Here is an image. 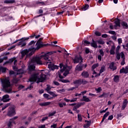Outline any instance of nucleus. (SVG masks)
Wrapping results in <instances>:
<instances>
[{"mask_svg":"<svg viewBox=\"0 0 128 128\" xmlns=\"http://www.w3.org/2000/svg\"><path fill=\"white\" fill-rule=\"evenodd\" d=\"M56 52L53 51L44 53L43 56H40L38 57L33 58L29 62L28 66V74H32L36 71V64L42 66L46 64L48 66L49 68H52V70L54 69L58 70V66L52 63L50 60H48V56H52L53 54H56Z\"/></svg>","mask_w":128,"mask_h":128,"instance_id":"nucleus-1","label":"nucleus"},{"mask_svg":"<svg viewBox=\"0 0 128 128\" xmlns=\"http://www.w3.org/2000/svg\"><path fill=\"white\" fill-rule=\"evenodd\" d=\"M36 43V45L34 44ZM40 44H38V42H36V41L32 40L28 44V50L26 49L22 50L21 52V56L22 58H24L25 56H26V58H29L31 56H32L36 50H38L40 48Z\"/></svg>","mask_w":128,"mask_h":128,"instance_id":"nucleus-2","label":"nucleus"},{"mask_svg":"<svg viewBox=\"0 0 128 128\" xmlns=\"http://www.w3.org/2000/svg\"><path fill=\"white\" fill-rule=\"evenodd\" d=\"M29 74H32L31 77L29 78V82H30L32 83L30 85L26 88V90H30L34 88L32 84L34 82H36L37 80V82L38 84V82H42L46 80V76L44 74V72H40V76H38V74L36 73V71L34 72Z\"/></svg>","mask_w":128,"mask_h":128,"instance_id":"nucleus-3","label":"nucleus"},{"mask_svg":"<svg viewBox=\"0 0 128 128\" xmlns=\"http://www.w3.org/2000/svg\"><path fill=\"white\" fill-rule=\"evenodd\" d=\"M70 60H68V59L66 60V64L65 66L62 63L60 64V72L61 74H63V76H66L68 74H70V70L72 68V66H70Z\"/></svg>","mask_w":128,"mask_h":128,"instance_id":"nucleus-4","label":"nucleus"},{"mask_svg":"<svg viewBox=\"0 0 128 128\" xmlns=\"http://www.w3.org/2000/svg\"><path fill=\"white\" fill-rule=\"evenodd\" d=\"M2 84L4 92H7L8 94H12V88L8 79L5 78L2 80Z\"/></svg>","mask_w":128,"mask_h":128,"instance_id":"nucleus-5","label":"nucleus"},{"mask_svg":"<svg viewBox=\"0 0 128 128\" xmlns=\"http://www.w3.org/2000/svg\"><path fill=\"white\" fill-rule=\"evenodd\" d=\"M86 66H88L87 64H78L76 68H75V72H82L84 68H86Z\"/></svg>","mask_w":128,"mask_h":128,"instance_id":"nucleus-6","label":"nucleus"},{"mask_svg":"<svg viewBox=\"0 0 128 128\" xmlns=\"http://www.w3.org/2000/svg\"><path fill=\"white\" fill-rule=\"evenodd\" d=\"M74 64H82L84 60V58L80 55H76L73 59Z\"/></svg>","mask_w":128,"mask_h":128,"instance_id":"nucleus-7","label":"nucleus"},{"mask_svg":"<svg viewBox=\"0 0 128 128\" xmlns=\"http://www.w3.org/2000/svg\"><path fill=\"white\" fill-rule=\"evenodd\" d=\"M29 38H22L20 39V42L18 43V46H20V48H23V46H26V41L28 40H29Z\"/></svg>","mask_w":128,"mask_h":128,"instance_id":"nucleus-8","label":"nucleus"},{"mask_svg":"<svg viewBox=\"0 0 128 128\" xmlns=\"http://www.w3.org/2000/svg\"><path fill=\"white\" fill-rule=\"evenodd\" d=\"M16 114V110L14 107H10L8 108V116H13Z\"/></svg>","mask_w":128,"mask_h":128,"instance_id":"nucleus-9","label":"nucleus"},{"mask_svg":"<svg viewBox=\"0 0 128 128\" xmlns=\"http://www.w3.org/2000/svg\"><path fill=\"white\" fill-rule=\"evenodd\" d=\"M2 102H10V96L8 94H5L2 96V98L1 99Z\"/></svg>","mask_w":128,"mask_h":128,"instance_id":"nucleus-10","label":"nucleus"},{"mask_svg":"<svg viewBox=\"0 0 128 128\" xmlns=\"http://www.w3.org/2000/svg\"><path fill=\"white\" fill-rule=\"evenodd\" d=\"M58 76L60 78H61L60 80H59V82H63L64 84H66L68 82H70V80H68V79H62L64 78V76H62L61 74L60 73L58 74Z\"/></svg>","mask_w":128,"mask_h":128,"instance_id":"nucleus-11","label":"nucleus"},{"mask_svg":"<svg viewBox=\"0 0 128 128\" xmlns=\"http://www.w3.org/2000/svg\"><path fill=\"white\" fill-rule=\"evenodd\" d=\"M81 76L84 78H88L90 77V74L87 71L84 70L82 72Z\"/></svg>","mask_w":128,"mask_h":128,"instance_id":"nucleus-12","label":"nucleus"},{"mask_svg":"<svg viewBox=\"0 0 128 128\" xmlns=\"http://www.w3.org/2000/svg\"><path fill=\"white\" fill-rule=\"evenodd\" d=\"M85 122H86V124H84V128H90L92 124V120H86Z\"/></svg>","mask_w":128,"mask_h":128,"instance_id":"nucleus-13","label":"nucleus"},{"mask_svg":"<svg viewBox=\"0 0 128 128\" xmlns=\"http://www.w3.org/2000/svg\"><path fill=\"white\" fill-rule=\"evenodd\" d=\"M109 68L112 70L113 71L116 70V66H114V62H112L109 65Z\"/></svg>","mask_w":128,"mask_h":128,"instance_id":"nucleus-14","label":"nucleus"},{"mask_svg":"<svg viewBox=\"0 0 128 128\" xmlns=\"http://www.w3.org/2000/svg\"><path fill=\"white\" fill-rule=\"evenodd\" d=\"M128 100H124V101L123 102L122 108H121V110H124V108H126V106L128 105Z\"/></svg>","mask_w":128,"mask_h":128,"instance_id":"nucleus-15","label":"nucleus"},{"mask_svg":"<svg viewBox=\"0 0 128 128\" xmlns=\"http://www.w3.org/2000/svg\"><path fill=\"white\" fill-rule=\"evenodd\" d=\"M122 73L128 74V66H126L125 68H122L120 70V74H122Z\"/></svg>","mask_w":128,"mask_h":128,"instance_id":"nucleus-16","label":"nucleus"},{"mask_svg":"<svg viewBox=\"0 0 128 128\" xmlns=\"http://www.w3.org/2000/svg\"><path fill=\"white\" fill-rule=\"evenodd\" d=\"M42 38H40L38 41L37 42H38L41 46H40V48H42V46H48V44H42Z\"/></svg>","mask_w":128,"mask_h":128,"instance_id":"nucleus-17","label":"nucleus"},{"mask_svg":"<svg viewBox=\"0 0 128 128\" xmlns=\"http://www.w3.org/2000/svg\"><path fill=\"white\" fill-rule=\"evenodd\" d=\"M16 118H18V116H15L12 119L10 120L9 122L8 123V128L12 126V124H14V120H16Z\"/></svg>","mask_w":128,"mask_h":128,"instance_id":"nucleus-18","label":"nucleus"},{"mask_svg":"<svg viewBox=\"0 0 128 128\" xmlns=\"http://www.w3.org/2000/svg\"><path fill=\"white\" fill-rule=\"evenodd\" d=\"M114 28H116L117 26H120V19H117L114 22Z\"/></svg>","mask_w":128,"mask_h":128,"instance_id":"nucleus-19","label":"nucleus"},{"mask_svg":"<svg viewBox=\"0 0 128 128\" xmlns=\"http://www.w3.org/2000/svg\"><path fill=\"white\" fill-rule=\"evenodd\" d=\"M92 42L90 44L91 46H92V48H98V44H96V41H94V39L92 40Z\"/></svg>","mask_w":128,"mask_h":128,"instance_id":"nucleus-20","label":"nucleus"},{"mask_svg":"<svg viewBox=\"0 0 128 128\" xmlns=\"http://www.w3.org/2000/svg\"><path fill=\"white\" fill-rule=\"evenodd\" d=\"M115 50H116V46L114 45L112 46L110 50V54H116Z\"/></svg>","mask_w":128,"mask_h":128,"instance_id":"nucleus-21","label":"nucleus"},{"mask_svg":"<svg viewBox=\"0 0 128 128\" xmlns=\"http://www.w3.org/2000/svg\"><path fill=\"white\" fill-rule=\"evenodd\" d=\"M20 78H22V76H20V78H16V77L14 78L12 80V82H13L14 84H18Z\"/></svg>","mask_w":128,"mask_h":128,"instance_id":"nucleus-22","label":"nucleus"},{"mask_svg":"<svg viewBox=\"0 0 128 128\" xmlns=\"http://www.w3.org/2000/svg\"><path fill=\"white\" fill-rule=\"evenodd\" d=\"M110 94V93H106L104 92L102 94L100 95L98 98H106L108 96V95Z\"/></svg>","mask_w":128,"mask_h":128,"instance_id":"nucleus-23","label":"nucleus"},{"mask_svg":"<svg viewBox=\"0 0 128 128\" xmlns=\"http://www.w3.org/2000/svg\"><path fill=\"white\" fill-rule=\"evenodd\" d=\"M14 60H16V58H12L11 59L9 60L4 62L3 66H6V64H12V62Z\"/></svg>","mask_w":128,"mask_h":128,"instance_id":"nucleus-24","label":"nucleus"},{"mask_svg":"<svg viewBox=\"0 0 128 128\" xmlns=\"http://www.w3.org/2000/svg\"><path fill=\"white\" fill-rule=\"evenodd\" d=\"M82 98L83 99L82 100L83 102H91L90 100V98H87L86 96H83Z\"/></svg>","mask_w":128,"mask_h":128,"instance_id":"nucleus-25","label":"nucleus"},{"mask_svg":"<svg viewBox=\"0 0 128 128\" xmlns=\"http://www.w3.org/2000/svg\"><path fill=\"white\" fill-rule=\"evenodd\" d=\"M73 84H78L80 86V84H82V79L76 80L73 82Z\"/></svg>","mask_w":128,"mask_h":128,"instance_id":"nucleus-26","label":"nucleus"},{"mask_svg":"<svg viewBox=\"0 0 128 128\" xmlns=\"http://www.w3.org/2000/svg\"><path fill=\"white\" fill-rule=\"evenodd\" d=\"M121 24H122V26L124 28H126V30H128V23L126 22H122L121 23Z\"/></svg>","mask_w":128,"mask_h":128,"instance_id":"nucleus-27","label":"nucleus"},{"mask_svg":"<svg viewBox=\"0 0 128 128\" xmlns=\"http://www.w3.org/2000/svg\"><path fill=\"white\" fill-rule=\"evenodd\" d=\"M113 80L115 82H120V76L118 75L115 76Z\"/></svg>","mask_w":128,"mask_h":128,"instance_id":"nucleus-28","label":"nucleus"},{"mask_svg":"<svg viewBox=\"0 0 128 128\" xmlns=\"http://www.w3.org/2000/svg\"><path fill=\"white\" fill-rule=\"evenodd\" d=\"M50 102H45L40 104V106H50Z\"/></svg>","mask_w":128,"mask_h":128,"instance_id":"nucleus-29","label":"nucleus"},{"mask_svg":"<svg viewBox=\"0 0 128 128\" xmlns=\"http://www.w3.org/2000/svg\"><path fill=\"white\" fill-rule=\"evenodd\" d=\"M48 94H50V96H53V98H56V96H58V94H55L54 92H48Z\"/></svg>","mask_w":128,"mask_h":128,"instance_id":"nucleus-30","label":"nucleus"},{"mask_svg":"<svg viewBox=\"0 0 128 128\" xmlns=\"http://www.w3.org/2000/svg\"><path fill=\"white\" fill-rule=\"evenodd\" d=\"M0 71L2 72H6V68L2 66H0Z\"/></svg>","mask_w":128,"mask_h":128,"instance_id":"nucleus-31","label":"nucleus"},{"mask_svg":"<svg viewBox=\"0 0 128 128\" xmlns=\"http://www.w3.org/2000/svg\"><path fill=\"white\" fill-rule=\"evenodd\" d=\"M96 42L99 44H104V42L102 39L96 40Z\"/></svg>","mask_w":128,"mask_h":128,"instance_id":"nucleus-32","label":"nucleus"},{"mask_svg":"<svg viewBox=\"0 0 128 128\" xmlns=\"http://www.w3.org/2000/svg\"><path fill=\"white\" fill-rule=\"evenodd\" d=\"M15 0H5L4 2L5 4H12L14 2Z\"/></svg>","mask_w":128,"mask_h":128,"instance_id":"nucleus-33","label":"nucleus"},{"mask_svg":"<svg viewBox=\"0 0 128 128\" xmlns=\"http://www.w3.org/2000/svg\"><path fill=\"white\" fill-rule=\"evenodd\" d=\"M10 106V103H8L6 104H5L4 107L2 108V110H6V108H8V106Z\"/></svg>","mask_w":128,"mask_h":128,"instance_id":"nucleus-34","label":"nucleus"},{"mask_svg":"<svg viewBox=\"0 0 128 128\" xmlns=\"http://www.w3.org/2000/svg\"><path fill=\"white\" fill-rule=\"evenodd\" d=\"M24 70L22 69H19L17 71V74H24Z\"/></svg>","mask_w":128,"mask_h":128,"instance_id":"nucleus-35","label":"nucleus"},{"mask_svg":"<svg viewBox=\"0 0 128 128\" xmlns=\"http://www.w3.org/2000/svg\"><path fill=\"white\" fill-rule=\"evenodd\" d=\"M98 64H93L92 66V70H94V69L96 68H98Z\"/></svg>","mask_w":128,"mask_h":128,"instance_id":"nucleus-36","label":"nucleus"},{"mask_svg":"<svg viewBox=\"0 0 128 128\" xmlns=\"http://www.w3.org/2000/svg\"><path fill=\"white\" fill-rule=\"evenodd\" d=\"M104 70H106V67L104 66H102L100 70V74H102Z\"/></svg>","mask_w":128,"mask_h":128,"instance_id":"nucleus-37","label":"nucleus"},{"mask_svg":"<svg viewBox=\"0 0 128 128\" xmlns=\"http://www.w3.org/2000/svg\"><path fill=\"white\" fill-rule=\"evenodd\" d=\"M51 90L52 87H50V86L49 85H47V88L45 89V90H46L47 92L48 93V92H50V90Z\"/></svg>","mask_w":128,"mask_h":128,"instance_id":"nucleus-38","label":"nucleus"},{"mask_svg":"<svg viewBox=\"0 0 128 128\" xmlns=\"http://www.w3.org/2000/svg\"><path fill=\"white\" fill-rule=\"evenodd\" d=\"M78 118L79 122L82 121V114H78Z\"/></svg>","mask_w":128,"mask_h":128,"instance_id":"nucleus-39","label":"nucleus"},{"mask_svg":"<svg viewBox=\"0 0 128 128\" xmlns=\"http://www.w3.org/2000/svg\"><path fill=\"white\" fill-rule=\"evenodd\" d=\"M88 8H90V6L88 4H86L85 6L82 8V10H86Z\"/></svg>","mask_w":128,"mask_h":128,"instance_id":"nucleus-40","label":"nucleus"},{"mask_svg":"<svg viewBox=\"0 0 128 128\" xmlns=\"http://www.w3.org/2000/svg\"><path fill=\"white\" fill-rule=\"evenodd\" d=\"M96 90L97 92V94H98L102 90V89L101 87H98V88H96Z\"/></svg>","mask_w":128,"mask_h":128,"instance_id":"nucleus-41","label":"nucleus"},{"mask_svg":"<svg viewBox=\"0 0 128 128\" xmlns=\"http://www.w3.org/2000/svg\"><path fill=\"white\" fill-rule=\"evenodd\" d=\"M88 82L87 80H85L84 79L82 80V84H88Z\"/></svg>","mask_w":128,"mask_h":128,"instance_id":"nucleus-42","label":"nucleus"},{"mask_svg":"<svg viewBox=\"0 0 128 128\" xmlns=\"http://www.w3.org/2000/svg\"><path fill=\"white\" fill-rule=\"evenodd\" d=\"M108 116H110V112H108L104 115L103 118L106 119V118H108Z\"/></svg>","mask_w":128,"mask_h":128,"instance_id":"nucleus-43","label":"nucleus"},{"mask_svg":"<svg viewBox=\"0 0 128 128\" xmlns=\"http://www.w3.org/2000/svg\"><path fill=\"white\" fill-rule=\"evenodd\" d=\"M99 52L100 53V54L102 56H104V50L102 49H100V50Z\"/></svg>","mask_w":128,"mask_h":128,"instance_id":"nucleus-44","label":"nucleus"},{"mask_svg":"<svg viewBox=\"0 0 128 128\" xmlns=\"http://www.w3.org/2000/svg\"><path fill=\"white\" fill-rule=\"evenodd\" d=\"M120 48V46H118L116 48V54H118V52Z\"/></svg>","mask_w":128,"mask_h":128,"instance_id":"nucleus-45","label":"nucleus"},{"mask_svg":"<svg viewBox=\"0 0 128 128\" xmlns=\"http://www.w3.org/2000/svg\"><path fill=\"white\" fill-rule=\"evenodd\" d=\"M56 114V112L54 111L50 113L48 116H54V114Z\"/></svg>","mask_w":128,"mask_h":128,"instance_id":"nucleus-46","label":"nucleus"},{"mask_svg":"<svg viewBox=\"0 0 128 128\" xmlns=\"http://www.w3.org/2000/svg\"><path fill=\"white\" fill-rule=\"evenodd\" d=\"M48 118V116L44 117L41 120L42 122L43 123L44 122V120H46Z\"/></svg>","mask_w":128,"mask_h":128,"instance_id":"nucleus-47","label":"nucleus"},{"mask_svg":"<svg viewBox=\"0 0 128 128\" xmlns=\"http://www.w3.org/2000/svg\"><path fill=\"white\" fill-rule=\"evenodd\" d=\"M109 34H114V36H116V32L114 31H112V30H110L108 32Z\"/></svg>","mask_w":128,"mask_h":128,"instance_id":"nucleus-48","label":"nucleus"},{"mask_svg":"<svg viewBox=\"0 0 128 128\" xmlns=\"http://www.w3.org/2000/svg\"><path fill=\"white\" fill-rule=\"evenodd\" d=\"M118 44H120L122 43V38H118Z\"/></svg>","mask_w":128,"mask_h":128,"instance_id":"nucleus-49","label":"nucleus"},{"mask_svg":"<svg viewBox=\"0 0 128 128\" xmlns=\"http://www.w3.org/2000/svg\"><path fill=\"white\" fill-rule=\"evenodd\" d=\"M116 54V58L117 60H120V54L119 53H118Z\"/></svg>","mask_w":128,"mask_h":128,"instance_id":"nucleus-50","label":"nucleus"},{"mask_svg":"<svg viewBox=\"0 0 128 128\" xmlns=\"http://www.w3.org/2000/svg\"><path fill=\"white\" fill-rule=\"evenodd\" d=\"M84 104L82 103H80L78 104L76 106H75L77 108H78L80 106H82Z\"/></svg>","mask_w":128,"mask_h":128,"instance_id":"nucleus-51","label":"nucleus"},{"mask_svg":"<svg viewBox=\"0 0 128 128\" xmlns=\"http://www.w3.org/2000/svg\"><path fill=\"white\" fill-rule=\"evenodd\" d=\"M126 64V61L124 60V58L122 59V62H121V66H124V64Z\"/></svg>","mask_w":128,"mask_h":128,"instance_id":"nucleus-52","label":"nucleus"},{"mask_svg":"<svg viewBox=\"0 0 128 128\" xmlns=\"http://www.w3.org/2000/svg\"><path fill=\"white\" fill-rule=\"evenodd\" d=\"M95 34L96 36H102V34H100V32H95Z\"/></svg>","mask_w":128,"mask_h":128,"instance_id":"nucleus-53","label":"nucleus"},{"mask_svg":"<svg viewBox=\"0 0 128 128\" xmlns=\"http://www.w3.org/2000/svg\"><path fill=\"white\" fill-rule=\"evenodd\" d=\"M112 118H114V116L110 115V116H108V120H112Z\"/></svg>","mask_w":128,"mask_h":128,"instance_id":"nucleus-54","label":"nucleus"},{"mask_svg":"<svg viewBox=\"0 0 128 128\" xmlns=\"http://www.w3.org/2000/svg\"><path fill=\"white\" fill-rule=\"evenodd\" d=\"M44 98H48V96H50L49 95H48V94H44Z\"/></svg>","mask_w":128,"mask_h":128,"instance_id":"nucleus-55","label":"nucleus"},{"mask_svg":"<svg viewBox=\"0 0 128 128\" xmlns=\"http://www.w3.org/2000/svg\"><path fill=\"white\" fill-rule=\"evenodd\" d=\"M78 100V98H74L72 100H70V102H76Z\"/></svg>","mask_w":128,"mask_h":128,"instance_id":"nucleus-56","label":"nucleus"},{"mask_svg":"<svg viewBox=\"0 0 128 128\" xmlns=\"http://www.w3.org/2000/svg\"><path fill=\"white\" fill-rule=\"evenodd\" d=\"M24 88V86H22V85H20L18 87V88L19 90H22V88Z\"/></svg>","mask_w":128,"mask_h":128,"instance_id":"nucleus-57","label":"nucleus"},{"mask_svg":"<svg viewBox=\"0 0 128 128\" xmlns=\"http://www.w3.org/2000/svg\"><path fill=\"white\" fill-rule=\"evenodd\" d=\"M53 83L55 86H58L60 84V83L56 81H54Z\"/></svg>","mask_w":128,"mask_h":128,"instance_id":"nucleus-58","label":"nucleus"},{"mask_svg":"<svg viewBox=\"0 0 128 128\" xmlns=\"http://www.w3.org/2000/svg\"><path fill=\"white\" fill-rule=\"evenodd\" d=\"M38 4H41V6H44V4H45L44 2H38Z\"/></svg>","mask_w":128,"mask_h":128,"instance_id":"nucleus-59","label":"nucleus"},{"mask_svg":"<svg viewBox=\"0 0 128 128\" xmlns=\"http://www.w3.org/2000/svg\"><path fill=\"white\" fill-rule=\"evenodd\" d=\"M58 124H54L50 126V128H56Z\"/></svg>","mask_w":128,"mask_h":128,"instance_id":"nucleus-60","label":"nucleus"},{"mask_svg":"<svg viewBox=\"0 0 128 128\" xmlns=\"http://www.w3.org/2000/svg\"><path fill=\"white\" fill-rule=\"evenodd\" d=\"M122 114H117V118H122Z\"/></svg>","mask_w":128,"mask_h":128,"instance_id":"nucleus-61","label":"nucleus"},{"mask_svg":"<svg viewBox=\"0 0 128 128\" xmlns=\"http://www.w3.org/2000/svg\"><path fill=\"white\" fill-rule=\"evenodd\" d=\"M121 58H122V60H124V58L125 60L124 54L122 52Z\"/></svg>","mask_w":128,"mask_h":128,"instance_id":"nucleus-62","label":"nucleus"},{"mask_svg":"<svg viewBox=\"0 0 128 128\" xmlns=\"http://www.w3.org/2000/svg\"><path fill=\"white\" fill-rule=\"evenodd\" d=\"M38 128H45L46 125L43 124L38 126Z\"/></svg>","mask_w":128,"mask_h":128,"instance_id":"nucleus-63","label":"nucleus"},{"mask_svg":"<svg viewBox=\"0 0 128 128\" xmlns=\"http://www.w3.org/2000/svg\"><path fill=\"white\" fill-rule=\"evenodd\" d=\"M98 59L99 60H102V56L101 55H98Z\"/></svg>","mask_w":128,"mask_h":128,"instance_id":"nucleus-64","label":"nucleus"}]
</instances>
